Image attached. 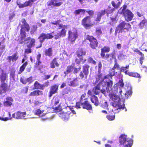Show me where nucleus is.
Here are the masks:
<instances>
[{
    "instance_id": "nucleus-50",
    "label": "nucleus",
    "mask_w": 147,
    "mask_h": 147,
    "mask_svg": "<svg viewBox=\"0 0 147 147\" xmlns=\"http://www.w3.org/2000/svg\"><path fill=\"white\" fill-rule=\"evenodd\" d=\"M112 68L115 70V69H118L120 68V66L119 64L117 63V62L115 60V61L114 65Z\"/></svg>"
},
{
    "instance_id": "nucleus-58",
    "label": "nucleus",
    "mask_w": 147,
    "mask_h": 147,
    "mask_svg": "<svg viewBox=\"0 0 147 147\" xmlns=\"http://www.w3.org/2000/svg\"><path fill=\"white\" fill-rule=\"evenodd\" d=\"M20 81L24 84H26L27 83L26 79H24L22 77L20 78Z\"/></svg>"
},
{
    "instance_id": "nucleus-64",
    "label": "nucleus",
    "mask_w": 147,
    "mask_h": 147,
    "mask_svg": "<svg viewBox=\"0 0 147 147\" xmlns=\"http://www.w3.org/2000/svg\"><path fill=\"white\" fill-rule=\"evenodd\" d=\"M87 86L84 85H81L80 87V88L81 89L84 88L85 91L87 89Z\"/></svg>"
},
{
    "instance_id": "nucleus-41",
    "label": "nucleus",
    "mask_w": 147,
    "mask_h": 147,
    "mask_svg": "<svg viewBox=\"0 0 147 147\" xmlns=\"http://www.w3.org/2000/svg\"><path fill=\"white\" fill-rule=\"evenodd\" d=\"M38 28V27L37 25H32L30 31V34L31 35L34 34L37 31Z\"/></svg>"
},
{
    "instance_id": "nucleus-17",
    "label": "nucleus",
    "mask_w": 147,
    "mask_h": 147,
    "mask_svg": "<svg viewBox=\"0 0 147 147\" xmlns=\"http://www.w3.org/2000/svg\"><path fill=\"white\" fill-rule=\"evenodd\" d=\"M58 0H50L47 3V5L48 6H52L53 7H58L61 6L63 4L62 2H57Z\"/></svg>"
},
{
    "instance_id": "nucleus-45",
    "label": "nucleus",
    "mask_w": 147,
    "mask_h": 147,
    "mask_svg": "<svg viewBox=\"0 0 147 147\" xmlns=\"http://www.w3.org/2000/svg\"><path fill=\"white\" fill-rule=\"evenodd\" d=\"M87 61L88 63L94 65H95L96 63V62L91 57H89L88 58Z\"/></svg>"
},
{
    "instance_id": "nucleus-28",
    "label": "nucleus",
    "mask_w": 147,
    "mask_h": 147,
    "mask_svg": "<svg viewBox=\"0 0 147 147\" xmlns=\"http://www.w3.org/2000/svg\"><path fill=\"white\" fill-rule=\"evenodd\" d=\"M68 84L70 86H72L73 87L79 85V81L77 77L74 78L73 80L68 82Z\"/></svg>"
},
{
    "instance_id": "nucleus-54",
    "label": "nucleus",
    "mask_w": 147,
    "mask_h": 147,
    "mask_svg": "<svg viewBox=\"0 0 147 147\" xmlns=\"http://www.w3.org/2000/svg\"><path fill=\"white\" fill-rule=\"evenodd\" d=\"M85 11L90 16H92L94 14V11L92 10H90L86 11Z\"/></svg>"
},
{
    "instance_id": "nucleus-52",
    "label": "nucleus",
    "mask_w": 147,
    "mask_h": 147,
    "mask_svg": "<svg viewBox=\"0 0 147 147\" xmlns=\"http://www.w3.org/2000/svg\"><path fill=\"white\" fill-rule=\"evenodd\" d=\"M107 118L109 121H112L115 119V115H107Z\"/></svg>"
},
{
    "instance_id": "nucleus-30",
    "label": "nucleus",
    "mask_w": 147,
    "mask_h": 147,
    "mask_svg": "<svg viewBox=\"0 0 147 147\" xmlns=\"http://www.w3.org/2000/svg\"><path fill=\"white\" fill-rule=\"evenodd\" d=\"M78 58H76L75 60V61L78 64H79L81 62H82V63H84L86 60L85 58H84L82 56L78 57Z\"/></svg>"
},
{
    "instance_id": "nucleus-48",
    "label": "nucleus",
    "mask_w": 147,
    "mask_h": 147,
    "mask_svg": "<svg viewBox=\"0 0 147 147\" xmlns=\"http://www.w3.org/2000/svg\"><path fill=\"white\" fill-rule=\"evenodd\" d=\"M28 48L24 50V55L25 57V54H28L31 53L32 52V47H30L28 46H27Z\"/></svg>"
},
{
    "instance_id": "nucleus-26",
    "label": "nucleus",
    "mask_w": 147,
    "mask_h": 147,
    "mask_svg": "<svg viewBox=\"0 0 147 147\" xmlns=\"http://www.w3.org/2000/svg\"><path fill=\"white\" fill-rule=\"evenodd\" d=\"M6 100L4 102V105L6 107L10 106L12 104V102H13V100L11 97H8L6 98Z\"/></svg>"
},
{
    "instance_id": "nucleus-62",
    "label": "nucleus",
    "mask_w": 147,
    "mask_h": 147,
    "mask_svg": "<svg viewBox=\"0 0 147 147\" xmlns=\"http://www.w3.org/2000/svg\"><path fill=\"white\" fill-rule=\"evenodd\" d=\"M134 52H136L137 53L141 56H144V54L142 53V52L140 51L139 50H138V49H135L134 50Z\"/></svg>"
},
{
    "instance_id": "nucleus-24",
    "label": "nucleus",
    "mask_w": 147,
    "mask_h": 147,
    "mask_svg": "<svg viewBox=\"0 0 147 147\" xmlns=\"http://www.w3.org/2000/svg\"><path fill=\"white\" fill-rule=\"evenodd\" d=\"M18 53L16 52L13 54L12 56L8 57L9 62H11V61L14 62L16 61L18 59Z\"/></svg>"
},
{
    "instance_id": "nucleus-8",
    "label": "nucleus",
    "mask_w": 147,
    "mask_h": 147,
    "mask_svg": "<svg viewBox=\"0 0 147 147\" xmlns=\"http://www.w3.org/2000/svg\"><path fill=\"white\" fill-rule=\"evenodd\" d=\"M81 24L86 29L93 26L94 24L91 22V17L90 16H85L81 21Z\"/></svg>"
},
{
    "instance_id": "nucleus-37",
    "label": "nucleus",
    "mask_w": 147,
    "mask_h": 147,
    "mask_svg": "<svg viewBox=\"0 0 147 147\" xmlns=\"http://www.w3.org/2000/svg\"><path fill=\"white\" fill-rule=\"evenodd\" d=\"M121 93L123 95V96L121 95V99H123V98L124 99H127L131 96L132 95V92H125V93L124 92H123Z\"/></svg>"
},
{
    "instance_id": "nucleus-44",
    "label": "nucleus",
    "mask_w": 147,
    "mask_h": 147,
    "mask_svg": "<svg viewBox=\"0 0 147 147\" xmlns=\"http://www.w3.org/2000/svg\"><path fill=\"white\" fill-rule=\"evenodd\" d=\"M88 74L83 71H81L79 74V76L81 79H82L84 78L85 79H87Z\"/></svg>"
},
{
    "instance_id": "nucleus-59",
    "label": "nucleus",
    "mask_w": 147,
    "mask_h": 147,
    "mask_svg": "<svg viewBox=\"0 0 147 147\" xmlns=\"http://www.w3.org/2000/svg\"><path fill=\"white\" fill-rule=\"evenodd\" d=\"M15 71H13L11 72L10 74V76L13 79H14L15 76Z\"/></svg>"
},
{
    "instance_id": "nucleus-63",
    "label": "nucleus",
    "mask_w": 147,
    "mask_h": 147,
    "mask_svg": "<svg viewBox=\"0 0 147 147\" xmlns=\"http://www.w3.org/2000/svg\"><path fill=\"white\" fill-rule=\"evenodd\" d=\"M51 74L50 75H45L44 76V78L43 80H47L49 79L51 77Z\"/></svg>"
},
{
    "instance_id": "nucleus-36",
    "label": "nucleus",
    "mask_w": 147,
    "mask_h": 147,
    "mask_svg": "<svg viewBox=\"0 0 147 147\" xmlns=\"http://www.w3.org/2000/svg\"><path fill=\"white\" fill-rule=\"evenodd\" d=\"M28 64V62L27 61H26L20 67L19 70L18 72V74H21L24 71Z\"/></svg>"
},
{
    "instance_id": "nucleus-12",
    "label": "nucleus",
    "mask_w": 147,
    "mask_h": 147,
    "mask_svg": "<svg viewBox=\"0 0 147 147\" xmlns=\"http://www.w3.org/2000/svg\"><path fill=\"white\" fill-rule=\"evenodd\" d=\"M41 55L40 53H38L36 56V59L37 61L35 63L34 67L35 69L40 70L43 68V66L42 64L40 59Z\"/></svg>"
},
{
    "instance_id": "nucleus-21",
    "label": "nucleus",
    "mask_w": 147,
    "mask_h": 147,
    "mask_svg": "<svg viewBox=\"0 0 147 147\" xmlns=\"http://www.w3.org/2000/svg\"><path fill=\"white\" fill-rule=\"evenodd\" d=\"M116 73H117V72H115V70L112 68L109 70V74L105 76L102 79L104 80L106 79H109V78L112 79V77Z\"/></svg>"
},
{
    "instance_id": "nucleus-53",
    "label": "nucleus",
    "mask_w": 147,
    "mask_h": 147,
    "mask_svg": "<svg viewBox=\"0 0 147 147\" xmlns=\"http://www.w3.org/2000/svg\"><path fill=\"white\" fill-rule=\"evenodd\" d=\"M126 92H132V87L130 85H127L126 86L125 88Z\"/></svg>"
},
{
    "instance_id": "nucleus-23",
    "label": "nucleus",
    "mask_w": 147,
    "mask_h": 147,
    "mask_svg": "<svg viewBox=\"0 0 147 147\" xmlns=\"http://www.w3.org/2000/svg\"><path fill=\"white\" fill-rule=\"evenodd\" d=\"M124 84L123 82V80L121 79L119 81L117 84H115L114 86L115 91H117L118 88L120 89V88H122L123 87Z\"/></svg>"
},
{
    "instance_id": "nucleus-47",
    "label": "nucleus",
    "mask_w": 147,
    "mask_h": 147,
    "mask_svg": "<svg viewBox=\"0 0 147 147\" xmlns=\"http://www.w3.org/2000/svg\"><path fill=\"white\" fill-rule=\"evenodd\" d=\"M102 74H99L96 75L95 76L96 80L95 81L94 83H97L102 78Z\"/></svg>"
},
{
    "instance_id": "nucleus-14",
    "label": "nucleus",
    "mask_w": 147,
    "mask_h": 147,
    "mask_svg": "<svg viewBox=\"0 0 147 147\" xmlns=\"http://www.w3.org/2000/svg\"><path fill=\"white\" fill-rule=\"evenodd\" d=\"M118 28L120 30H129L131 28V25L129 23H126L124 21H122L118 26Z\"/></svg>"
},
{
    "instance_id": "nucleus-60",
    "label": "nucleus",
    "mask_w": 147,
    "mask_h": 147,
    "mask_svg": "<svg viewBox=\"0 0 147 147\" xmlns=\"http://www.w3.org/2000/svg\"><path fill=\"white\" fill-rule=\"evenodd\" d=\"M146 23H147V20L145 19L142 20L140 23V25L142 26H143Z\"/></svg>"
},
{
    "instance_id": "nucleus-6",
    "label": "nucleus",
    "mask_w": 147,
    "mask_h": 147,
    "mask_svg": "<svg viewBox=\"0 0 147 147\" xmlns=\"http://www.w3.org/2000/svg\"><path fill=\"white\" fill-rule=\"evenodd\" d=\"M86 39L89 42V46L93 49H95L97 47L98 42L97 40L92 35H87Z\"/></svg>"
},
{
    "instance_id": "nucleus-40",
    "label": "nucleus",
    "mask_w": 147,
    "mask_h": 147,
    "mask_svg": "<svg viewBox=\"0 0 147 147\" xmlns=\"http://www.w3.org/2000/svg\"><path fill=\"white\" fill-rule=\"evenodd\" d=\"M89 68L90 66L89 65L85 64L82 67V71L88 75L89 73Z\"/></svg>"
},
{
    "instance_id": "nucleus-32",
    "label": "nucleus",
    "mask_w": 147,
    "mask_h": 147,
    "mask_svg": "<svg viewBox=\"0 0 147 147\" xmlns=\"http://www.w3.org/2000/svg\"><path fill=\"white\" fill-rule=\"evenodd\" d=\"M45 55L46 56L49 57L52 56L53 55L52 48L51 47H50L46 49L45 51Z\"/></svg>"
},
{
    "instance_id": "nucleus-5",
    "label": "nucleus",
    "mask_w": 147,
    "mask_h": 147,
    "mask_svg": "<svg viewBox=\"0 0 147 147\" xmlns=\"http://www.w3.org/2000/svg\"><path fill=\"white\" fill-rule=\"evenodd\" d=\"M53 37V36L51 33L47 34L43 33H42L38 38L39 39L40 44L39 45L36 46V48L38 49L41 47L42 46V43L45 40L51 39Z\"/></svg>"
},
{
    "instance_id": "nucleus-57",
    "label": "nucleus",
    "mask_w": 147,
    "mask_h": 147,
    "mask_svg": "<svg viewBox=\"0 0 147 147\" xmlns=\"http://www.w3.org/2000/svg\"><path fill=\"white\" fill-rule=\"evenodd\" d=\"M98 13L101 16L106 14L105 9L102 10L98 12Z\"/></svg>"
},
{
    "instance_id": "nucleus-42",
    "label": "nucleus",
    "mask_w": 147,
    "mask_h": 147,
    "mask_svg": "<svg viewBox=\"0 0 147 147\" xmlns=\"http://www.w3.org/2000/svg\"><path fill=\"white\" fill-rule=\"evenodd\" d=\"M59 86L57 84H54L51 86L50 92H57L58 91Z\"/></svg>"
},
{
    "instance_id": "nucleus-33",
    "label": "nucleus",
    "mask_w": 147,
    "mask_h": 147,
    "mask_svg": "<svg viewBox=\"0 0 147 147\" xmlns=\"http://www.w3.org/2000/svg\"><path fill=\"white\" fill-rule=\"evenodd\" d=\"M129 68V65H126L125 67H122L120 69V72H123L125 75H127L129 71L128 69Z\"/></svg>"
},
{
    "instance_id": "nucleus-10",
    "label": "nucleus",
    "mask_w": 147,
    "mask_h": 147,
    "mask_svg": "<svg viewBox=\"0 0 147 147\" xmlns=\"http://www.w3.org/2000/svg\"><path fill=\"white\" fill-rule=\"evenodd\" d=\"M121 1H119L116 4L114 1H112L111 2V4L114 8H111L110 6H108L106 10V13L107 16H109V14L111 13L115 10V9H117L119 7L121 4Z\"/></svg>"
},
{
    "instance_id": "nucleus-3",
    "label": "nucleus",
    "mask_w": 147,
    "mask_h": 147,
    "mask_svg": "<svg viewBox=\"0 0 147 147\" xmlns=\"http://www.w3.org/2000/svg\"><path fill=\"white\" fill-rule=\"evenodd\" d=\"M23 24L21 25L20 32L19 36V38L20 39L19 43L22 44L24 42H26V37L27 34L25 31L28 32L30 30L29 25L28 24L25 19H23L21 20Z\"/></svg>"
},
{
    "instance_id": "nucleus-13",
    "label": "nucleus",
    "mask_w": 147,
    "mask_h": 147,
    "mask_svg": "<svg viewBox=\"0 0 147 147\" xmlns=\"http://www.w3.org/2000/svg\"><path fill=\"white\" fill-rule=\"evenodd\" d=\"M59 100L58 98L55 97L52 100L51 104L53 108L55 109L56 112H59L62 110L61 107L59 105L58 106H56L59 102Z\"/></svg>"
},
{
    "instance_id": "nucleus-20",
    "label": "nucleus",
    "mask_w": 147,
    "mask_h": 147,
    "mask_svg": "<svg viewBox=\"0 0 147 147\" xmlns=\"http://www.w3.org/2000/svg\"><path fill=\"white\" fill-rule=\"evenodd\" d=\"M67 31L65 28H62L61 31L57 33L55 35V38L56 39L61 38V37H64L66 35Z\"/></svg>"
},
{
    "instance_id": "nucleus-46",
    "label": "nucleus",
    "mask_w": 147,
    "mask_h": 147,
    "mask_svg": "<svg viewBox=\"0 0 147 147\" xmlns=\"http://www.w3.org/2000/svg\"><path fill=\"white\" fill-rule=\"evenodd\" d=\"M86 10L84 9H79L76 10L74 12V14L75 15H79L80 12H83L84 13Z\"/></svg>"
},
{
    "instance_id": "nucleus-2",
    "label": "nucleus",
    "mask_w": 147,
    "mask_h": 147,
    "mask_svg": "<svg viewBox=\"0 0 147 147\" xmlns=\"http://www.w3.org/2000/svg\"><path fill=\"white\" fill-rule=\"evenodd\" d=\"M113 84L112 80L107 82L102 79L100 82L93 88L92 92H110L112 89Z\"/></svg>"
},
{
    "instance_id": "nucleus-39",
    "label": "nucleus",
    "mask_w": 147,
    "mask_h": 147,
    "mask_svg": "<svg viewBox=\"0 0 147 147\" xmlns=\"http://www.w3.org/2000/svg\"><path fill=\"white\" fill-rule=\"evenodd\" d=\"M127 75L131 77H133L135 78H141L140 74L136 72H134L129 71Z\"/></svg>"
},
{
    "instance_id": "nucleus-43",
    "label": "nucleus",
    "mask_w": 147,
    "mask_h": 147,
    "mask_svg": "<svg viewBox=\"0 0 147 147\" xmlns=\"http://www.w3.org/2000/svg\"><path fill=\"white\" fill-rule=\"evenodd\" d=\"M69 114V113H64L61 114L60 116L63 120L65 121H67L68 120L69 118L68 114Z\"/></svg>"
},
{
    "instance_id": "nucleus-19",
    "label": "nucleus",
    "mask_w": 147,
    "mask_h": 147,
    "mask_svg": "<svg viewBox=\"0 0 147 147\" xmlns=\"http://www.w3.org/2000/svg\"><path fill=\"white\" fill-rule=\"evenodd\" d=\"M26 115V112L18 111L13 114L12 116L13 118L16 119H21L24 118Z\"/></svg>"
},
{
    "instance_id": "nucleus-7",
    "label": "nucleus",
    "mask_w": 147,
    "mask_h": 147,
    "mask_svg": "<svg viewBox=\"0 0 147 147\" xmlns=\"http://www.w3.org/2000/svg\"><path fill=\"white\" fill-rule=\"evenodd\" d=\"M80 103L83 108L86 109L88 110H91L92 109V107L89 103L87 99H84V100H80V102H77L76 106V107L77 108H80Z\"/></svg>"
},
{
    "instance_id": "nucleus-29",
    "label": "nucleus",
    "mask_w": 147,
    "mask_h": 147,
    "mask_svg": "<svg viewBox=\"0 0 147 147\" xmlns=\"http://www.w3.org/2000/svg\"><path fill=\"white\" fill-rule=\"evenodd\" d=\"M110 50V48L108 46H105L101 49L100 56L105 54V53L109 52Z\"/></svg>"
},
{
    "instance_id": "nucleus-61",
    "label": "nucleus",
    "mask_w": 147,
    "mask_h": 147,
    "mask_svg": "<svg viewBox=\"0 0 147 147\" xmlns=\"http://www.w3.org/2000/svg\"><path fill=\"white\" fill-rule=\"evenodd\" d=\"M101 17L102 16L98 13L97 17L95 21L96 22H100L101 19Z\"/></svg>"
},
{
    "instance_id": "nucleus-22",
    "label": "nucleus",
    "mask_w": 147,
    "mask_h": 147,
    "mask_svg": "<svg viewBox=\"0 0 147 147\" xmlns=\"http://www.w3.org/2000/svg\"><path fill=\"white\" fill-rule=\"evenodd\" d=\"M57 58H54L51 61L50 63V67L52 69H54L55 67H58L59 66V64L57 62Z\"/></svg>"
},
{
    "instance_id": "nucleus-15",
    "label": "nucleus",
    "mask_w": 147,
    "mask_h": 147,
    "mask_svg": "<svg viewBox=\"0 0 147 147\" xmlns=\"http://www.w3.org/2000/svg\"><path fill=\"white\" fill-rule=\"evenodd\" d=\"M101 57L107 60L109 62L112 61L113 59H116L115 54L114 52L110 53H106L101 56Z\"/></svg>"
},
{
    "instance_id": "nucleus-25",
    "label": "nucleus",
    "mask_w": 147,
    "mask_h": 147,
    "mask_svg": "<svg viewBox=\"0 0 147 147\" xmlns=\"http://www.w3.org/2000/svg\"><path fill=\"white\" fill-rule=\"evenodd\" d=\"M1 74L0 75V80L2 83L4 82L6 80V79L7 77V76L6 73L4 71L3 69H1Z\"/></svg>"
},
{
    "instance_id": "nucleus-49",
    "label": "nucleus",
    "mask_w": 147,
    "mask_h": 147,
    "mask_svg": "<svg viewBox=\"0 0 147 147\" xmlns=\"http://www.w3.org/2000/svg\"><path fill=\"white\" fill-rule=\"evenodd\" d=\"M95 33L97 36H100L102 34V32L100 28H97L95 31Z\"/></svg>"
},
{
    "instance_id": "nucleus-16",
    "label": "nucleus",
    "mask_w": 147,
    "mask_h": 147,
    "mask_svg": "<svg viewBox=\"0 0 147 147\" xmlns=\"http://www.w3.org/2000/svg\"><path fill=\"white\" fill-rule=\"evenodd\" d=\"M49 82L47 81L45 83L44 85L40 84L37 81L35 82L34 84V89L43 90L46 86H48Z\"/></svg>"
},
{
    "instance_id": "nucleus-51",
    "label": "nucleus",
    "mask_w": 147,
    "mask_h": 147,
    "mask_svg": "<svg viewBox=\"0 0 147 147\" xmlns=\"http://www.w3.org/2000/svg\"><path fill=\"white\" fill-rule=\"evenodd\" d=\"M81 69V67H79L78 68H77L74 66V68H73V70H74V71L73 73L74 74H77L78 73V71L80 70Z\"/></svg>"
},
{
    "instance_id": "nucleus-11",
    "label": "nucleus",
    "mask_w": 147,
    "mask_h": 147,
    "mask_svg": "<svg viewBox=\"0 0 147 147\" xmlns=\"http://www.w3.org/2000/svg\"><path fill=\"white\" fill-rule=\"evenodd\" d=\"M68 38L72 44L74 43L78 36V32L76 30L72 31H68Z\"/></svg>"
},
{
    "instance_id": "nucleus-31",
    "label": "nucleus",
    "mask_w": 147,
    "mask_h": 147,
    "mask_svg": "<svg viewBox=\"0 0 147 147\" xmlns=\"http://www.w3.org/2000/svg\"><path fill=\"white\" fill-rule=\"evenodd\" d=\"M76 54L77 57H80L85 55L86 54V52L83 49L80 48L77 51Z\"/></svg>"
},
{
    "instance_id": "nucleus-27",
    "label": "nucleus",
    "mask_w": 147,
    "mask_h": 147,
    "mask_svg": "<svg viewBox=\"0 0 147 147\" xmlns=\"http://www.w3.org/2000/svg\"><path fill=\"white\" fill-rule=\"evenodd\" d=\"M45 110L40 108L35 110L34 111V113L35 115H38L39 116H43L46 114L44 113Z\"/></svg>"
},
{
    "instance_id": "nucleus-35",
    "label": "nucleus",
    "mask_w": 147,
    "mask_h": 147,
    "mask_svg": "<svg viewBox=\"0 0 147 147\" xmlns=\"http://www.w3.org/2000/svg\"><path fill=\"white\" fill-rule=\"evenodd\" d=\"M0 91H3V92H6L8 89V87L7 84L2 82L0 86Z\"/></svg>"
},
{
    "instance_id": "nucleus-1",
    "label": "nucleus",
    "mask_w": 147,
    "mask_h": 147,
    "mask_svg": "<svg viewBox=\"0 0 147 147\" xmlns=\"http://www.w3.org/2000/svg\"><path fill=\"white\" fill-rule=\"evenodd\" d=\"M122 92H109V96L112 100L111 104L113 107L112 111L116 113L119 112L121 109H123L125 105L123 100H121V95L123 96L121 93Z\"/></svg>"
},
{
    "instance_id": "nucleus-4",
    "label": "nucleus",
    "mask_w": 147,
    "mask_h": 147,
    "mask_svg": "<svg viewBox=\"0 0 147 147\" xmlns=\"http://www.w3.org/2000/svg\"><path fill=\"white\" fill-rule=\"evenodd\" d=\"M127 5H124L123 8L121 7L120 9H122L121 14H122L125 19V20L128 22L131 21L134 17V14L129 10L126 9Z\"/></svg>"
},
{
    "instance_id": "nucleus-34",
    "label": "nucleus",
    "mask_w": 147,
    "mask_h": 147,
    "mask_svg": "<svg viewBox=\"0 0 147 147\" xmlns=\"http://www.w3.org/2000/svg\"><path fill=\"white\" fill-rule=\"evenodd\" d=\"M91 100L93 103L96 106L98 105L99 102L97 97L95 95L92 96L90 98Z\"/></svg>"
},
{
    "instance_id": "nucleus-55",
    "label": "nucleus",
    "mask_w": 147,
    "mask_h": 147,
    "mask_svg": "<svg viewBox=\"0 0 147 147\" xmlns=\"http://www.w3.org/2000/svg\"><path fill=\"white\" fill-rule=\"evenodd\" d=\"M108 106L107 102L105 101H104V102H103L102 104V107L104 109H107Z\"/></svg>"
},
{
    "instance_id": "nucleus-18",
    "label": "nucleus",
    "mask_w": 147,
    "mask_h": 147,
    "mask_svg": "<svg viewBox=\"0 0 147 147\" xmlns=\"http://www.w3.org/2000/svg\"><path fill=\"white\" fill-rule=\"evenodd\" d=\"M25 41L26 42V43L27 44V46L30 47H32L35 45L36 40L34 38H31L29 36L26 38Z\"/></svg>"
},
{
    "instance_id": "nucleus-38",
    "label": "nucleus",
    "mask_w": 147,
    "mask_h": 147,
    "mask_svg": "<svg viewBox=\"0 0 147 147\" xmlns=\"http://www.w3.org/2000/svg\"><path fill=\"white\" fill-rule=\"evenodd\" d=\"M74 66L72 65H68L67 67L66 71L64 72V74L66 75L69 73H71L73 70Z\"/></svg>"
},
{
    "instance_id": "nucleus-56",
    "label": "nucleus",
    "mask_w": 147,
    "mask_h": 147,
    "mask_svg": "<svg viewBox=\"0 0 147 147\" xmlns=\"http://www.w3.org/2000/svg\"><path fill=\"white\" fill-rule=\"evenodd\" d=\"M27 83H28V84H31L32 83L33 80V78L32 76L26 78Z\"/></svg>"
},
{
    "instance_id": "nucleus-9",
    "label": "nucleus",
    "mask_w": 147,
    "mask_h": 147,
    "mask_svg": "<svg viewBox=\"0 0 147 147\" xmlns=\"http://www.w3.org/2000/svg\"><path fill=\"white\" fill-rule=\"evenodd\" d=\"M121 144H127L129 147H131L133 143L132 139L127 138V136L125 135H122L119 138V140Z\"/></svg>"
}]
</instances>
